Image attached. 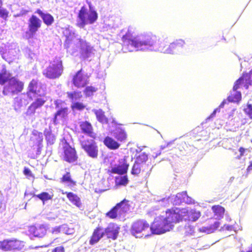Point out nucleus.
Wrapping results in <instances>:
<instances>
[{"mask_svg":"<svg viewBox=\"0 0 252 252\" xmlns=\"http://www.w3.org/2000/svg\"><path fill=\"white\" fill-rule=\"evenodd\" d=\"M33 196L42 200L43 203H44L45 201L52 199L51 196L47 192H43L39 194L34 195Z\"/></svg>","mask_w":252,"mask_h":252,"instance_id":"obj_42","label":"nucleus"},{"mask_svg":"<svg viewBox=\"0 0 252 252\" xmlns=\"http://www.w3.org/2000/svg\"><path fill=\"white\" fill-rule=\"evenodd\" d=\"M126 199L117 203L116 205L117 208L119 210V215H122L123 213L126 212L129 210V205Z\"/></svg>","mask_w":252,"mask_h":252,"instance_id":"obj_32","label":"nucleus"},{"mask_svg":"<svg viewBox=\"0 0 252 252\" xmlns=\"http://www.w3.org/2000/svg\"><path fill=\"white\" fill-rule=\"evenodd\" d=\"M220 224V222L215 221L209 226L202 227L200 229V231L207 234H210L214 232L219 227Z\"/></svg>","mask_w":252,"mask_h":252,"instance_id":"obj_34","label":"nucleus"},{"mask_svg":"<svg viewBox=\"0 0 252 252\" xmlns=\"http://www.w3.org/2000/svg\"><path fill=\"white\" fill-rule=\"evenodd\" d=\"M34 13L37 14L42 19L43 22L47 26H51L54 22V18L53 16L50 13L46 12H44L40 9H37Z\"/></svg>","mask_w":252,"mask_h":252,"instance_id":"obj_22","label":"nucleus"},{"mask_svg":"<svg viewBox=\"0 0 252 252\" xmlns=\"http://www.w3.org/2000/svg\"><path fill=\"white\" fill-rule=\"evenodd\" d=\"M223 228H225V229L227 230H231L232 229V225H224L223 226Z\"/></svg>","mask_w":252,"mask_h":252,"instance_id":"obj_62","label":"nucleus"},{"mask_svg":"<svg viewBox=\"0 0 252 252\" xmlns=\"http://www.w3.org/2000/svg\"><path fill=\"white\" fill-rule=\"evenodd\" d=\"M148 154H146L145 152H143L140 153L138 155H136L135 158V161L137 162L138 163L142 165L146 169L148 170V171L145 174V177H148L150 176L152 169L153 168V166H151V162L148 161L149 158Z\"/></svg>","mask_w":252,"mask_h":252,"instance_id":"obj_19","label":"nucleus"},{"mask_svg":"<svg viewBox=\"0 0 252 252\" xmlns=\"http://www.w3.org/2000/svg\"><path fill=\"white\" fill-rule=\"evenodd\" d=\"M3 2L0 0V18L6 20L8 17L9 11L5 8L2 7Z\"/></svg>","mask_w":252,"mask_h":252,"instance_id":"obj_40","label":"nucleus"},{"mask_svg":"<svg viewBox=\"0 0 252 252\" xmlns=\"http://www.w3.org/2000/svg\"><path fill=\"white\" fill-rule=\"evenodd\" d=\"M63 35L65 37L63 46L67 50V52H69L71 55L75 56L76 51L69 49V44L75 38L77 35L75 29L71 26L67 27L63 29Z\"/></svg>","mask_w":252,"mask_h":252,"instance_id":"obj_12","label":"nucleus"},{"mask_svg":"<svg viewBox=\"0 0 252 252\" xmlns=\"http://www.w3.org/2000/svg\"><path fill=\"white\" fill-rule=\"evenodd\" d=\"M36 109L37 108L32 103L27 109L26 112V115L29 116L33 115L35 114Z\"/></svg>","mask_w":252,"mask_h":252,"instance_id":"obj_47","label":"nucleus"},{"mask_svg":"<svg viewBox=\"0 0 252 252\" xmlns=\"http://www.w3.org/2000/svg\"><path fill=\"white\" fill-rule=\"evenodd\" d=\"M246 83V88H248V85H252V69L249 73L244 74L243 76L240 77L234 83L233 87V91L231 92L230 95L228 96L229 101L233 102H239L241 99V93L238 91L240 86L244 83Z\"/></svg>","mask_w":252,"mask_h":252,"instance_id":"obj_5","label":"nucleus"},{"mask_svg":"<svg viewBox=\"0 0 252 252\" xmlns=\"http://www.w3.org/2000/svg\"><path fill=\"white\" fill-rule=\"evenodd\" d=\"M67 96L72 100L77 99L79 95V94L75 92H67Z\"/></svg>","mask_w":252,"mask_h":252,"instance_id":"obj_53","label":"nucleus"},{"mask_svg":"<svg viewBox=\"0 0 252 252\" xmlns=\"http://www.w3.org/2000/svg\"><path fill=\"white\" fill-rule=\"evenodd\" d=\"M24 246L23 242L16 239L5 240L0 244V249L4 251L21 250Z\"/></svg>","mask_w":252,"mask_h":252,"instance_id":"obj_14","label":"nucleus"},{"mask_svg":"<svg viewBox=\"0 0 252 252\" xmlns=\"http://www.w3.org/2000/svg\"><path fill=\"white\" fill-rule=\"evenodd\" d=\"M142 149L141 147H138V148L137 149H136V150H135L136 154H135V157H136V155H138L139 154H140V153H142Z\"/></svg>","mask_w":252,"mask_h":252,"instance_id":"obj_60","label":"nucleus"},{"mask_svg":"<svg viewBox=\"0 0 252 252\" xmlns=\"http://www.w3.org/2000/svg\"><path fill=\"white\" fill-rule=\"evenodd\" d=\"M61 182L68 184V185L70 186H74L76 184V182L72 179L69 172H67L65 174L63 175L61 178Z\"/></svg>","mask_w":252,"mask_h":252,"instance_id":"obj_36","label":"nucleus"},{"mask_svg":"<svg viewBox=\"0 0 252 252\" xmlns=\"http://www.w3.org/2000/svg\"><path fill=\"white\" fill-rule=\"evenodd\" d=\"M97 91V89L94 87L88 86L86 87L85 93L87 96H91L93 95L94 93Z\"/></svg>","mask_w":252,"mask_h":252,"instance_id":"obj_44","label":"nucleus"},{"mask_svg":"<svg viewBox=\"0 0 252 252\" xmlns=\"http://www.w3.org/2000/svg\"><path fill=\"white\" fill-rule=\"evenodd\" d=\"M72 84L76 87H84L89 83V76L82 69L78 70L73 76Z\"/></svg>","mask_w":252,"mask_h":252,"instance_id":"obj_16","label":"nucleus"},{"mask_svg":"<svg viewBox=\"0 0 252 252\" xmlns=\"http://www.w3.org/2000/svg\"><path fill=\"white\" fill-rule=\"evenodd\" d=\"M29 231L33 237L42 238L45 235L47 229L44 224H37L35 226H30Z\"/></svg>","mask_w":252,"mask_h":252,"instance_id":"obj_21","label":"nucleus"},{"mask_svg":"<svg viewBox=\"0 0 252 252\" xmlns=\"http://www.w3.org/2000/svg\"><path fill=\"white\" fill-rule=\"evenodd\" d=\"M186 42L182 39H177L169 45V47L164 50L167 54L172 55L181 54L183 53Z\"/></svg>","mask_w":252,"mask_h":252,"instance_id":"obj_15","label":"nucleus"},{"mask_svg":"<svg viewBox=\"0 0 252 252\" xmlns=\"http://www.w3.org/2000/svg\"><path fill=\"white\" fill-rule=\"evenodd\" d=\"M37 82L36 80L32 79L29 84L28 91L27 92V95L30 99H32V96L37 94Z\"/></svg>","mask_w":252,"mask_h":252,"instance_id":"obj_27","label":"nucleus"},{"mask_svg":"<svg viewBox=\"0 0 252 252\" xmlns=\"http://www.w3.org/2000/svg\"><path fill=\"white\" fill-rule=\"evenodd\" d=\"M0 85L3 86L2 94L5 96H14L21 93L24 83L7 70L5 66L2 65L0 69Z\"/></svg>","mask_w":252,"mask_h":252,"instance_id":"obj_3","label":"nucleus"},{"mask_svg":"<svg viewBox=\"0 0 252 252\" xmlns=\"http://www.w3.org/2000/svg\"><path fill=\"white\" fill-rule=\"evenodd\" d=\"M57 215L54 214L52 213H50L47 215V219L50 220H55L56 218H57Z\"/></svg>","mask_w":252,"mask_h":252,"instance_id":"obj_56","label":"nucleus"},{"mask_svg":"<svg viewBox=\"0 0 252 252\" xmlns=\"http://www.w3.org/2000/svg\"><path fill=\"white\" fill-rule=\"evenodd\" d=\"M80 127L82 133L92 138H95V134L93 132L92 125L90 122L86 121L81 122L80 124Z\"/></svg>","mask_w":252,"mask_h":252,"instance_id":"obj_23","label":"nucleus"},{"mask_svg":"<svg viewBox=\"0 0 252 252\" xmlns=\"http://www.w3.org/2000/svg\"><path fill=\"white\" fill-rule=\"evenodd\" d=\"M25 55L29 58L31 61L35 58V54L29 48L27 47L25 49Z\"/></svg>","mask_w":252,"mask_h":252,"instance_id":"obj_46","label":"nucleus"},{"mask_svg":"<svg viewBox=\"0 0 252 252\" xmlns=\"http://www.w3.org/2000/svg\"><path fill=\"white\" fill-rule=\"evenodd\" d=\"M103 237V232L101 230L100 226L96 227L90 240L89 243L94 245L97 243Z\"/></svg>","mask_w":252,"mask_h":252,"instance_id":"obj_25","label":"nucleus"},{"mask_svg":"<svg viewBox=\"0 0 252 252\" xmlns=\"http://www.w3.org/2000/svg\"><path fill=\"white\" fill-rule=\"evenodd\" d=\"M89 9L83 6L79 10L76 19V25L83 29L88 25L94 24L98 19V14L95 7L91 2L88 3Z\"/></svg>","mask_w":252,"mask_h":252,"instance_id":"obj_4","label":"nucleus"},{"mask_svg":"<svg viewBox=\"0 0 252 252\" xmlns=\"http://www.w3.org/2000/svg\"><path fill=\"white\" fill-rule=\"evenodd\" d=\"M124 46H127L129 52L138 51H159L164 54V52L169 47V45L164 40H160L158 37L152 34L133 35L128 29L126 33L122 37Z\"/></svg>","mask_w":252,"mask_h":252,"instance_id":"obj_1","label":"nucleus"},{"mask_svg":"<svg viewBox=\"0 0 252 252\" xmlns=\"http://www.w3.org/2000/svg\"><path fill=\"white\" fill-rule=\"evenodd\" d=\"M116 184L117 185L125 186L128 183V179L126 175L116 178Z\"/></svg>","mask_w":252,"mask_h":252,"instance_id":"obj_43","label":"nucleus"},{"mask_svg":"<svg viewBox=\"0 0 252 252\" xmlns=\"http://www.w3.org/2000/svg\"><path fill=\"white\" fill-rule=\"evenodd\" d=\"M32 134L34 136L32 138V140L34 143L33 145V149H36V155L38 156L41 154V150L43 147L42 143L43 135L42 132L37 131H33Z\"/></svg>","mask_w":252,"mask_h":252,"instance_id":"obj_20","label":"nucleus"},{"mask_svg":"<svg viewBox=\"0 0 252 252\" xmlns=\"http://www.w3.org/2000/svg\"><path fill=\"white\" fill-rule=\"evenodd\" d=\"M120 228V227L114 223H109L105 228L100 226L101 230L103 232V237L105 235L108 239H111L113 240L117 238Z\"/></svg>","mask_w":252,"mask_h":252,"instance_id":"obj_17","label":"nucleus"},{"mask_svg":"<svg viewBox=\"0 0 252 252\" xmlns=\"http://www.w3.org/2000/svg\"><path fill=\"white\" fill-rule=\"evenodd\" d=\"M185 233L186 234V235H192L194 233V227L190 225H189V224L185 226Z\"/></svg>","mask_w":252,"mask_h":252,"instance_id":"obj_48","label":"nucleus"},{"mask_svg":"<svg viewBox=\"0 0 252 252\" xmlns=\"http://www.w3.org/2000/svg\"><path fill=\"white\" fill-rule=\"evenodd\" d=\"M23 173L25 175L29 177L32 176V174L31 170L26 167H25L23 170Z\"/></svg>","mask_w":252,"mask_h":252,"instance_id":"obj_57","label":"nucleus"},{"mask_svg":"<svg viewBox=\"0 0 252 252\" xmlns=\"http://www.w3.org/2000/svg\"><path fill=\"white\" fill-rule=\"evenodd\" d=\"M0 54L3 59L10 63L16 57V52L14 49H9L8 51H0Z\"/></svg>","mask_w":252,"mask_h":252,"instance_id":"obj_24","label":"nucleus"},{"mask_svg":"<svg viewBox=\"0 0 252 252\" xmlns=\"http://www.w3.org/2000/svg\"><path fill=\"white\" fill-rule=\"evenodd\" d=\"M227 102H233V101H230L228 100V98L227 99H224L222 101V102L220 103L219 107L218 108H217L215 109L213 113L210 115V116L207 118L206 119L207 120H210L211 119L214 117L216 114V113L218 112H220V109L221 108H223L225 104H226Z\"/></svg>","mask_w":252,"mask_h":252,"instance_id":"obj_39","label":"nucleus"},{"mask_svg":"<svg viewBox=\"0 0 252 252\" xmlns=\"http://www.w3.org/2000/svg\"><path fill=\"white\" fill-rule=\"evenodd\" d=\"M244 111L249 118L252 119V104H248L247 107L244 109Z\"/></svg>","mask_w":252,"mask_h":252,"instance_id":"obj_51","label":"nucleus"},{"mask_svg":"<svg viewBox=\"0 0 252 252\" xmlns=\"http://www.w3.org/2000/svg\"><path fill=\"white\" fill-rule=\"evenodd\" d=\"M66 196L69 201L76 206L79 208H82V205L80 198L76 194L73 192H69L66 193Z\"/></svg>","mask_w":252,"mask_h":252,"instance_id":"obj_31","label":"nucleus"},{"mask_svg":"<svg viewBox=\"0 0 252 252\" xmlns=\"http://www.w3.org/2000/svg\"><path fill=\"white\" fill-rule=\"evenodd\" d=\"M177 208L176 210L166 211L165 216L162 215L155 218L151 224L150 230L152 234H161L172 229L174 223L186 220V216L182 215Z\"/></svg>","mask_w":252,"mask_h":252,"instance_id":"obj_2","label":"nucleus"},{"mask_svg":"<svg viewBox=\"0 0 252 252\" xmlns=\"http://www.w3.org/2000/svg\"><path fill=\"white\" fill-rule=\"evenodd\" d=\"M149 227V225L146 220H139L132 224L130 232L131 234L136 238L140 237L142 236L138 235V234H140L146 229H148Z\"/></svg>","mask_w":252,"mask_h":252,"instance_id":"obj_18","label":"nucleus"},{"mask_svg":"<svg viewBox=\"0 0 252 252\" xmlns=\"http://www.w3.org/2000/svg\"><path fill=\"white\" fill-rule=\"evenodd\" d=\"M34 97H35V100L32 103L37 109L41 107L46 101V98L44 96L36 97L34 95Z\"/></svg>","mask_w":252,"mask_h":252,"instance_id":"obj_37","label":"nucleus"},{"mask_svg":"<svg viewBox=\"0 0 252 252\" xmlns=\"http://www.w3.org/2000/svg\"><path fill=\"white\" fill-rule=\"evenodd\" d=\"M52 252H64V249L63 246H59L54 248Z\"/></svg>","mask_w":252,"mask_h":252,"instance_id":"obj_58","label":"nucleus"},{"mask_svg":"<svg viewBox=\"0 0 252 252\" xmlns=\"http://www.w3.org/2000/svg\"><path fill=\"white\" fill-rule=\"evenodd\" d=\"M113 136L120 142H124L127 137L125 129L121 127H117L113 132Z\"/></svg>","mask_w":252,"mask_h":252,"instance_id":"obj_26","label":"nucleus"},{"mask_svg":"<svg viewBox=\"0 0 252 252\" xmlns=\"http://www.w3.org/2000/svg\"><path fill=\"white\" fill-rule=\"evenodd\" d=\"M81 146L87 155L92 158H97L98 154V147L96 142L92 139L82 140Z\"/></svg>","mask_w":252,"mask_h":252,"instance_id":"obj_10","label":"nucleus"},{"mask_svg":"<svg viewBox=\"0 0 252 252\" xmlns=\"http://www.w3.org/2000/svg\"><path fill=\"white\" fill-rule=\"evenodd\" d=\"M118 215H119V211L116 206L106 213V216L111 219L116 218Z\"/></svg>","mask_w":252,"mask_h":252,"instance_id":"obj_41","label":"nucleus"},{"mask_svg":"<svg viewBox=\"0 0 252 252\" xmlns=\"http://www.w3.org/2000/svg\"><path fill=\"white\" fill-rule=\"evenodd\" d=\"M35 195L32 192H28L27 191H26L25 192V197H27L28 195L32 196V197H34L33 195Z\"/></svg>","mask_w":252,"mask_h":252,"instance_id":"obj_61","label":"nucleus"},{"mask_svg":"<svg viewBox=\"0 0 252 252\" xmlns=\"http://www.w3.org/2000/svg\"><path fill=\"white\" fill-rule=\"evenodd\" d=\"M200 217V213L199 212H192L189 217V219L193 221H195Z\"/></svg>","mask_w":252,"mask_h":252,"instance_id":"obj_52","label":"nucleus"},{"mask_svg":"<svg viewBox=\"0 0 252 252\" xmlns=\"http://www.w3.org/2000/svg\"><path fill=\"white\" fill-rule=\"evenodd\" d=\"M77 40L76 47L79 50L80 58L83 60H88L94 54V47L84 39L79 38Z\"/></svg>","mask_w":252,"mask_h":252,"instance_id":"obj_9","label":"nucleus"},{"mask_svg":"<svg viewBox=\"0 0 252 252\" xmlns=\"http://www.w3.org/2000/svg\"><path fill=\"white\" fill-rule=\"evenodd\" d=\"M174 140L171 141L169 142H168L166 145H161L160 147V150H163L165 149L166 148L169 147L172 144H173Z\"/></svg>","mask_w":252,"mask_h":252,"instance_id":"obj_59","label":"nucleus"},{"mask_svg":"<svg viewBox=\"0 0 252 252\" xmlns=\"http://www.w3.org/2000/svg\"><path fill=\"white\" fill-rule=\"evenodd\" d=\"M41 20L36 15H32L28 20V29L24 33V37L28 40L33 38L41 28Z\"/></svg>","mask_w":252,"mask_h":252,"instance_id":"obj_7","label":"nucleus"},{"mask_svg":"<svg viewBox=\"0 0 252 252\" xmlns=\"http://www.w3.org/2000/svg\"><path fill=\"white\" fill-rule=\"evenodd\" d=\"M62 227V233L67 235H70L74 233L73 229L69 228L67 224H63Z\"/></svg>","mask_w":252,"mask_h":252,"instance_id":"obj_49","label":"nucleus"},{"mask_svg":"<svg viewBox=\"0 0 252 252\" xmlns=\"http://www.w3.org/2000/svg\"><path fill=\"white\" fill-rule=\"evenodd\" d=\"M93 111L95 114L97 120L102 124H107L108 119L104 115V111L101 109H94Z\"/></svg>","mask_w":252,"mask_h":252,"instance_id":"obj_30","label":"nucleus"},{"mask_svg":"<svg viewBox=\"0 0 252 252\" xmlns=\"http://www.w3.org/2000/svg\"><path fill=\"white\" fill-rule=\"evenodd\" d=\"M63 149L64 160L70 163L77 161L78 156L75 148H72L66 141L63 143Z\"/></svg>","mask_w":252,"mask_h":252,"instance_id":"obj_13","label":"nucleus"},{"mask_svg":"<svg viewBox=\"0 0 252 252\" xmlns=\"http://www.w3.org/2000/svg\"><path fill=\"white\" fill-rule=\"evenodd\" d=\"M212 209L216 216V219L220 220L223 218L225 209L220 205H215L212 207Z\"/></svg>","mask_w":252,"mask_h":252,"instance_id":"obj_33","label":"nucleus"},{"mask_svg":"<svg viewBox=\"0 0 252 252\" xmlns=\"http://www.w3.org/2000/svg\"><path fill=\"white\" fill-rule=\"evenodd\" d=\"M48 145H52L56 141V137L52 133L51 127L45 128L43 132Z\"/></svg>","mask_w":252,"mask_h":252,"instance_id":"obj_29","label":"nucleus"},{"mask_svg":"<svg viewBox=\"0 0 252 252\" xmlns=\"http://www.w3.org/2000/svg\"><path fill=\"white\" fill-rule=\"evenodd\" d=\"M239 152L240 153V155L242 156L243 155L244 152H245V149L243 148H240L239 149Z\"/></svg>","mask_w":252,"mask_h":252,"instance_id":"obj_64","label":"nucleus"},{"mask_svg":"<svg viewBox=\"0 0 252 252\" xmlns=\"http://www.w3.org/2000/svg\"><path fill=\"white\" fill-rule=\"evenodd\" d=\"M62 225L59 226H56L52 229V233L53 234H58L59 233H62Z\"/></svg>","mask_w":252,"mask_h":252,"instance_id":"obj_55","label":"nucleus"},{"mask_svg":"<svg viewBox=\"0 0 252 252\" xmlns=\"http://www.w3.org/2000/svg\"><path fill=\"white\" fill-rule=\"evenodd\" d=\"M247 170L248 172H250L252 170V161L250 162V165L248 167Z\"/></svg>","mask_w":252,"mask_h":252,"instance_id":"obj_63","label":"nucleus"},{"mask_svg":"<svg viewBox=\"0 0 252 252\" xmlns=\"http://www.w3.org/2000/svg\"><path fill=\"white\" fill-rule=\"evenodd\" d=\"M148 171V170L135 160L131 173L133 175H138L141 171L142 172H145L146 173Z\"/></svg>","mask_w":252,"mask_h":252,"instance_id":"obj_35","label":"nucleus"},{"mask_svg":"<svg viewBox=\"0 0 252 252\" xmlns=\"http://www.w3.org/2000/svg\"><path fill=\"white\" fill-rule=\"evenodd\" d=\"M118 167L114 168V170H115L116 171V172H117L119 174L124 173H125L126 172L127 167H128V164H123V165L119 166Z\"/></svg>","mask_w":252,"mask_h":252,"instance_id":"obj_45","label":"nucleus"},{"mask_svg":"<svg viewBox=\"0 0 252 252\" xmlns=\"http://www.w3.org/2000/svg\"><path fill=\"white\" fill-rule=\"evenodd\" d=\"M5 207V204L4 200V197L0 191V211H2L4 210Z\"/></svg>","mask_w":252,"mask_h":252,"instance_id":"obj_54","label":"nucleus"},{"mask_svg":"<svg viewBox=\"0 0 252 252\" xmlns=\"http://www.w3.org/2000/svg\"><path fill=\"white\" fill-rule=\"evenodd\" d=\"M63 72V65L61 60H57L51 63L45 68L43 71V75L50 79H55L59 78Z\"/></svg>","mask_w":252,"mask_h":252,"instance_id":"obj_8","label":"nucleus"},{"mask_svg":"<svg viewBox=\"0 0 252 252\" xmlns=\"http://www.w3.org/2000/svg\"><path fill=\"white\" fill-rule=\"evenodd\" d=\"M170 201L175 205H179L182 203L187 204L194 203V200L188 195L187 192L186 191L177 193L175 197L168 196L167 198H162L159 200V202L160 203L161 205L163 206H166L167 204H169Z\"/></svg>","mask_w":252,"mask_h":252,"instance_id":"obj_6","label":"nucleus"},{"mask_svg":"<svg viewBox=\"0 0 252 252\" xmlns=\"http://www.w3.org/2000/svg\"><path fill=\"white\" fill-rule=\"evenodd\" d=\"M85 107V106L81 102H76L74 103L72 105V108L73 109H76L77 110H82Z\"/></svg>","mask_w":252,"mask_h":252,"instance_id":"obj_50","label":"nucleus"},{"mask_svg":"<svg viewBox=\"0 0 252 252\" xmlns=\"http://www.w3.org/2000/svg\"><path fill=\"white\" fill-rule=\"evenodd\" d=\"M103 143L110 150H114L118 149L120 146V144L109 136H107L104 139Z\"/></svg>","mask_w":252,"mask_h":252,"instance_id":"obj_28","label":"nucleus"},{"mask_svg":"<svg viewBox=\"0 0 252 252\" xmlns=\"http://www.w3.org/2000/svg\"><path fill=\"white\" fill-rule=\"evenodd\" d=\"M54 104L57 111L54 114L52 122L54 125H57L59 123V119H64L67 116L69 109L66 106L65 103L61 99L55 100Z\"/></svg>","mask_w":252,"mask_h":252,"instance_id":"obj_11","label":"nucleus"},{"mask_svg":"<svg viewBox=\"0 0 252 252\" xmlns=\"http://www.w3.org/2000/svg\"><path fill=\"white\" fill-rule=\"evenodd\" d=\"M23 105V100L21 97H16L14 99V108L17 112H20L21 107Z\"/></svg>","mask_w":252,"mask_h":252,"instance_id":"obj_38","label":"nucleus"}]
</instances>
